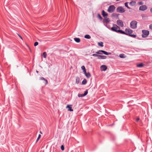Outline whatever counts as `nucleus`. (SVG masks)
Segmentation results:
<instances>
[{
	"mask_svg": "<svg viewBox=\"0 0 152 152\" xmlns=\"http://www.w3.org/2000/svg\"><path fill=\"white\" fill-rule=\"evenodd\" d=\"M111 30L117 33H120L121 34H124V31L120 30V28L116 25H114L111 28Z\"/></svg>",
	"mask_w": 152,
	"mask_h": 152,
	"instance_id": "obj_1",
	"label": "nucleus"
},
{
	"mask_svg": "<svg viewBox=\"0 0 152 152\" xmlns=\"http://www.w3.org/2000/svg\"><path fill=\"white\" fill-rule=\"evenodd\" d=\"M137 22L135 20H132L130 23V27L132 29H135L137 28Z\"/></svg>",
	"mask_w": 152,
	"mask_h": 152,
	"instance_id": "obj_2",
	"label": "nucleus"
},
{
	"mask_svg": "<svg viewBox=\"0 0 152 152\" xmlns=\"http://www.w3.org/2000/svg\"><path fill=\"white\" fill-rule=\"evenodd\" d=\"M115 9V7L114 5L110 6L108 8L107 11L109 13H112L114 12Z\"/></svg>",
	"mask_w": 152,
	"mask_h": 152,
	"instance_id": "obj_3",
	"label": "nucleus"
},
{
	"mask_svg": "<svg viewBox=\"0 0 152 152\" xmlns=\"http://www.w3.org/2000/svg\"><path fill=\"white\" fill-rule=\"evenodd\" d=\"M125 31V32L124 31V33L123 34L129 36L133 32V31L130 28H126Z\"/></svg>",
	"mask_w": 152,
	"mask_h": 152,
	"instance_id": "obj_4",
	"label": "nucleus"
},
{
	"mask_svg": "<svg viewBox=\"0 0 152 152\" xmlns=\"http://www.w3.org/2000/svg\"><path fill=\"white\" fill-rule=\"evenodd\" d=\"M117 11L119 13H124L125 12V10L124 8L121 6L118 7L116 9Z\"/></svg>",
	"mask_w": 152,
	"mask_h": 152,
	"instance_id": "obj_5",
	"label": "nucleus"
},
{
	"mask_svg": "<svg viewBox=\"0 0 152 152\" xmlns=\"http://www.w3.org/2000/svg\"><path fill=\"white\" fill-rule=\"evenodd\" d=\"M142 32L143 34L142 36L143 38L147 37L149 34V31L148 30H143L142 31Z\"/></svg>",
	"mask_w": 152,
	"mask_h": 152,
	"instance_id": "obj_6",
	"label": "nucleus"
},
{
	"mask_svg": "<svg viewBox=\"0 0 152 152\" xmlns=\"http://www.w3.org/2000/svg\"><path fill=\"white\" fill-rule=\"evenodd\" d=\"M100 52H102L106 55H109L111 54L110 53H108L103 50H99L98 51L96 52V53L98 54H101V53H99Z\"/></svg>",
	"mask_w": 152,
	"mask_h": 152,
	"instance_id": "obj_7",
	"label": "nucleus"
},
{
	"mask_svg": "<svg viewBox=\"0 0 152 152\" xmlns=\"http://www.w3.org/2000/svg\"><path fill=\"white\" fill-rule=\"evenodd\" d=\"M117 24L121 27H123L124 25L123 22L120 20H118L117 21Z\"/></svg>",
	"mask_w": 152,
	"mask_h": 152,
	"instance_id": "obj_8",
	"label": "nucleus"
},
{
	"mask_svg": "<svg viewBox=\"0 0 152 152\" xmlns=\"http://www.w3.org/2000/svg\"><path fill=\"white\" fill-rule=\"evenodd\" d=\"M147 9V7L145 5H142L140 7L139 10H140L144 11Z\"/></svg>",
	"mask_w": 152,
	"mask_h": 152,
	"instance_id": "obj_9",
	"label": "nucleus"
},
{
	"mask_svg": "<svg viewBox=\"0 0 152 152\" xmlns=\"http://www.w3.org/2000/svg\"><path fill=\"white\" fill-rule=\"evenodd\" d=\"M88 93L87 90H86L85 91L84 94H79L78 95V96L79 97H83L86 95Z\"/></svg>",
	"mask_w": 152,
	"mask_h": 152,
	"instance_id": "obj_10",
	"label": "nucleus"
},
{
	"mask_svg": "<svg viewBox=\"0 0 152 152\" xmlns=\"http://www.w3.org/2000/svg\"><path fill=\"white\" fill-rule=\"evenodd\" d=\"M107 67L105 65H102L100 67L101 70L102 71H105L107 69Z\"/></svg>",
	"mask_w": 152,
	"mask_h": 152,
	"instance_id": "obj_11",
	"label": "nucleus"
},
{
	"mask_svg": "<svg viewBox=\"0 0 152 152\" xmlns=\"http://www.w3.org/2000/svg\"><path fill=\"white\" fill-rule=\"evenodd\" d=\"M102 15L103 17L104 18H106L108 16V14L106 13L104 10H102Z\"/></svg>",
	"mask_w": 152,
	"mask_h": 152,
	"instance_id": "obj_12",
	"label": "nucleus"
},
{
	"mask_svg": "<svg viewBox=\"0 0 152 152\" xmlns=\"http://www.w3.org/2000/svg\"><path fill=\"white\" fill-rule=\"evenodd\" d=\"M110 19L107 17L104 18V19L103 20V22L106 23H108L110 22Z\"/></svg>",
	"mask_w": 152,
	"mask_h": 152,
	"instance_id": "obj_13",
	"label": "nucleus"
},
{
	"mask_svg": "<svg viewBox=\"0 0 152 152\" xmlns=\"http://www.w3.org/2000/svg\"><path fill=\"white\" fill-rule=\"evenodd\" d=\"M106 58V56H105L99 55L98 58V59H105Z\"/></svg>",
	"mask_w": 152,
	"mask_h": 152,
	"instance_id": "obj_14",
	"label": "nucleus"
},
{
	"mask_svg": "<svg viewBox=\"0 0 152 152\" xmlns=\"http://www.w3.org/2000/svg\"><path fill=\"white\" fill-rule=\"evenodd\" d=\"M39 79L40 80H44V82H43L45 84V85L47 84L48 83L47 80L45 79L44 78H43V77H40L39 78Z\"/></svg>",
	"mask_w": 152,
	"mask_h": 152,
	"instance_id": "obj_15",
	"label": "nucleus"
},
{
	"mask_svg": "<svg viewBox=\"0 0 152 152\" xmlns=\"http://www.w3.org/2000/svg\"><path fill=\"white\" fill-rule=\"evenodd\" d=\"M71 105H67L66 107V108H68V111H73V110L72 109Z\"/></svg>",
	"mask_w": 152,
	"mask_h": 152,
	"instance_id": "obj_16",
	"label": "nucleus"
},
{
	"mask_svg": "<svg viewBox=\"0 0 152 152\" xmlns=\"http://www.w3.org/2000/svg\"><path fill=\"white\" fill-rule=\"evenodd\" d=\"M85 75L87 78H89L90 77H91V74L89 72L86 73V74H85Z\"/></svg>",
	"mask_w": 152,
	"mask_h": 152,
	"instance_id": "obj_17",
	"label": "nucleus"
},
{
	"mask_svg": "<svg viewBox=\"0 0 152 152\" xmlns=\"http://www.w3.org/2000/svg\"><path fill=\"white\" fill-rule=\"evenodd\" d=\"M74 39L77 42L79 43L80 42V39L79 38H75Z\"/></svg>",
	"mask_w": 152,
	"mask_h": 152,
	"instance_id": "obj_18",
	"label": "nucleus"
},
{
	"mask_svg": "<svg viewBox=\"0 0 152 152\" xmlns=\"http://www.w3.org/2000/svg\"><path fill=\"white\" fill-rule=\"evenodd\" d=\"M80 82V78L78 77H77L76 78V83L77 84H78Z\"/></svg>",
	"mask_w": 152,
	"mask_h": 152,
	"instance_id": "obj_19",
	"label": "nucleus"
},
{
	"mask_svg": "<svg viewBox=\"0 0 152 152\" xmlns=\"http://www.w3.org/2000/svg\"><path fill=\"white\" fill-rule=\"evenodd\" d=\"M136 4V2L134 1H132L129 3V4L131 6H134Z\"/></svg>",
	"mask_w": 152,
	"mask_h": 152,
	"instance_id": "obj_20",
	"label": "nucleus"
},
{
	"mask_svg": "<svg viewBox=\"0 0 152 152\" xmlns=\"http://www.w3.org/2000/svg\"><path fill=\"white\" fill-rule=\"evenodd\" d=\"M98 45L99 46L103 47V42H100L98 43Z\"/></svg>",
	"mask_w": 152,
	"mask_h": 152,
	"instance_id": "obj_21",
	"label": "nucleus"
},
{
	"mask_svg": "<svg viewBox=\"0 0 152 152\" xmlns=\"http://www.w3.org/2000/svg\"><path fill=\"white\" fill-rule=\"evenodd\" d=\"M119 57L121 58H124L126 57L125 55L124 54H121L119 55Z\"/></svg>",
	"mask_w": 152,
	"mask_h": 152,
	"instance_id": "obj_22",
	"label": "nucleus"
},
{
	"mask_svg": "<svg viewBox=\"0 0 152 152\" xmlns=\"http://www.w3.org/2000/svg\"><path fill=\"white\" fill-rule=\"evenodd\" d=\"M84 37L85 38H86V39H90L91 38V36L89 35H88V34L86 35Z\"/></svg>",
	"mask_w": 152,
	"mask_h": 152,
	"instance_id": "obj_23",
	"label": "nucleus"
},
{
	"mask_svg": "<svg viewBox=\"0 0 152 152\" xmlns=\"http://www.w3.org/2000/svg\"><path fill=\"white\" fill-rule=\"evenodd\" d=\"M143 66V64L142 63H140L139 64H138L137 66L139 67H142Z\"/></svg>",
	"mask_w": 152,
	"mask_h": 152,
	"instance_id": "obj_24",
	"label": "nucleus"
},
{
	"mask_svg": "<svg viewBox=\"0 0 152 152\" xmlns=\"http://www.w3.org/2000/svg\"><path fill=\"white\" fill-rule=\"evenodd\" d=\"M42 56H43L45 58H46L47 53L46 52H44L43 53L42 55Z\"/></svg>",
	"mask_w": 152,
	"mask_h": 152,
	"instance_id": "obj_25",
	"label": "nucleus"
},
{
	"mask_svg": "<svg viewBox=\"0 0 152 152\" xmlns=\"http://www.w3.org/2000/svg\"><path fill=\"white\" fill-rule=\"evenodd\" d=\"M87 83V80L86 79H84L82 82V84L83 85Z\"/></svg>",
	"mask_w": 152,
	"mask_h": 152,
	"instance_id": "obj_26",
	"label": "nucleus"
},
{
	"mask_svg": "<svg viewBox=\"0 0 152 152\" xmlns=\"http://www.w3.org/2000/svg\"><path fill=\"white\" fill-rule=\"evenodd\" d=\"M128 2H126L125 3V6L126 7L128 8V9H130V7H128Z\"/></svg>",
	"mask_w": 152,
	"mask_h": 152,
	"instance_id": "obj_27",
	"label": "nucleus"
},
{
	"mask_svg": "<svg viewBox=\"0 0 152 152\" xmlns=\"http://www.w3.org/2000/svg\"><path fill=\"white\" fill-rule=\"evenodd\" d=\"M97 54V53L94 54H92V56H93L97 57V58H98L99 55H98Z\"/></svg>",
	"mask_w": 152,
	"mask_h": 152,
	"instance_id": "obj_28",
	"label": "nucleus"
},
{
	"mask_svg": "<svg viewBox=\"0 0 152 152\" xmlns=\"http://www.w3.org/2000/svg\"><path fill=\"white\" fill-rule=\"evenodd\" d=\"M129 36H131V37H134V38H135L136 37V35H135V34H131L129 35Z\"/></svg>",
	"mask_w": 152,
	"mask_h": 152,
	"instance_id": "obj_29",
	"label": "nucleus"
},
{
	"mask_svg": "<svg viewBox=\"0 0 152 152\" xmlns=\"http://www.w3.org/2000/svg\"><path fill=\"white\" fill-rule=\"evenodd\" d=\"M41 136V135L40 134H39L38 136V137L37 140L36 142H37L38 141V140H39Z\"/></svg>",
	"mask_w": 152,
	"mask_h": 152,
	"instance_id": "obj_30",
	"label": "nucleus"
},
{
	"mask_svg": "<svg viewBox=\"0 0 152 152\" xmlns=\"http://www.w3.org/2000/svg\"><path fill=\"white\" fill-rule=\"evenodd\" d=\"M61 150L62 151H64V147L63 145H61Z\"/></svg>",
	"mask_w": 152,
	"mask_h": 152,
	"instance_id": "obj_31",
	"label": "nucleus"
},
{
	"mask_svg": "<svg viewBox=\"0 0 152 152\" xmlns=\"http://www.w3.org/2000/svg\"><path fill=\"white\" fill-rule=\"evenodd\" d=\"M98 18H99V19H100L101 20H102V17L99 14H98Z\"/></svg>",
	"mask_w": 152,
	"mask_h": 152,
	"instance_id": "obj_32",
	"label": "nucleus"
},
{
	"mask_svg": "<svg viewBox=\"0 0 152 152\" xmlns=\"http://www.w3.org/2000/svg\"><path fill=\"white\" fill-rule=\"evenodd\" d=\"M38 42H35V43H34V46H36L37 45H38Z\"/></svg>",
	"mask_w": 152,
	"mask_h": 152,
	"instance_id": "obj_33",
	"label": "nucleus"
},
{
	"mask_svg": "<svg viewBox=\"0 0 152 152\" xmlns=\"http://www.w3.org/2000/svg\"><path fill=\"white\" fill-rule=\"evenodd\" d=\"M143 4V3L142 2H139L138 3V4L139 5H142Z\"/></svg>",
	"mask_w": 152,
	"mask_h": 152,
	"instance_id": "obj_34",
	"label": "nucleus"
},
{
	"mask_svg": "<svg viewBox=\"0 0 152 152\" xmlns=\"http://www.w3.org/2000/svg\"><path fill=\"white\" fill-rule=\"evenodd\" d=\"M83 72L84 74L85 75L86 74V73H87L86 72V69H83Z\"/></svg>",
	"mask_w": 152,
	"mask_h": 152,
	"instance_id": "obj_35",
	"label": "nucleus"
},
{
	"mask_svg": "<svg viewBox=\"0 0 152 152\" xmlns=\"http://www.w3.org/2000/svg\"><path fill=\"white\" fill-rule=\"evenodd\" d=\"M83 72L84 74L85 75L86 74V73H87L86 72V69H83Z\"/></svg>",
	"mask_w": 152,
	"mask_h": 152,
	"instance_id": "obj_36",
	"label": "nucleus"
},
{
	"mask_svg": "<svg viewBox=\"0 0 152 152\" xmlns=\"http://www.w3.org/2000/svg\"><path fill=\"white\" fill-rule=\"evenodd\" d=\"M81 69L83 70L85 69V67L84 66H81Z\"/></svg>",
	"mask_w": 152,
	"mask_h": 152,
	"instance_id": "obj_37",
	"label": "nucleus"
},
{
	"mask_svg": "<svg viewBox=\"0 0 152 152\" xmlns=\"http://www.w3.org/2000/svg\"><path fill=\"white\" fill-rule=\"evenodd\" d=\"M149 28L152 30V24H151L149 26Z\"/></svg>",
	"mask_w": 152,
	"mask_h": 152,
	"instance_id": "obj_38",
	"label": "nucleus"
},
{
	"mask_svg": "<svg viewBox=\"0 0 152 152\" xmlns=\"http://www.w3.org/2000/svg\"><path fill=\"white\" fill-rule=\"evenodd\" d=\"M140 120V118L139 117L137 118V119L136 120V121L137 122H138Z\"/></svg>",
	"mask_w": 152,
	"mask_h": 152,
	"instance_id": "obj_39",
	"label": "nucleus"
},
{
	"mask_svg": "<svg viewBox=\"0 0 152 152\" xmlns=\"http://www.w3.org/2000/svg\"><path fill=\"white\" fill-rule=\"evenodd\" d=\"M18 35L21 39L23 40V38L19 34H18Z\"/></svg>",
	"mask_w": 152,
	"mask_h": 152,
	"instance_id": "obj_40",
	"label": "nucleus"
},
{
	"mask_svg": "<svg viewBox=\"0 0 152 152\" xmlns=\"http://www.w3.org/2000/svg\"><path fill=\"white\" fill-rule=\"evenodd\" d=\"M150 12H152V8L151 9H150Z\"/></svg>",
	"mask_w": 152,
	"mask_h": 152,
	"instance_id": "obj_41",
	"label": "nucleus"
},
{
	"mask_svg": "<svg viewBox=\"0 0 152 152\" xmlns=\"http://www.w3.org/2000/svg\"><path fill=\"white\" fill-rule=\"evenodd\" d=\"M40 133L41 134H42V132L41 131L40 132Z\"/></svg>",
	"mask_w": 152,
	"mask_h": 152,
	"instance_id": "obj_42",
	"label": "nucleus"
},
{
	"mask_svg": "<svg viewBox=\"0 0 152 152\" xmlns=\"http://www.w3.org/2000/svg\"><path fill=\"white\" fill-rule=\"evenodd\" d=\"M36 72L38 73V72L37 71H36Z\"/></svg>",
	"mask_w": 152,
	"mask_h": 152,
	"instance_id": "obj_43",
	"label": "nucleus"
}]
</instances>
